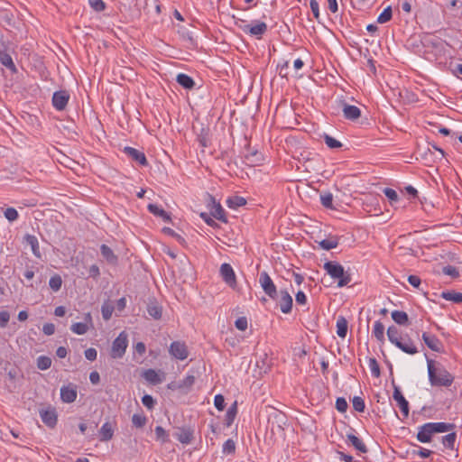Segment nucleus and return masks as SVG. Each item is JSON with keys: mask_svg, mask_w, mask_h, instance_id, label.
I'll list each match as a JSON object with an SVG mask.
<instances>
[{"mask_svg": "<svg viewBox=\"0 0 462 462\" xmlns=\"http://www.w3.org/2000/svg\"><path fill=\"white\" fill-rule=\"evenodd\" d=\"M429 380L432 386L448 387L452 384L454 377L442 365H436L433 360H428Z\"/></svg>", "mask_w": 462, "mask_h": 462, "instance_id": "f257e3e1", "label": "nucleus"}, {"mask_svg": "<svg viewBox=\"0 0 462 462\" xmlns=\"http://www.w3.org/2000/svg\"><path fill=\"white\" fill-rule=\"evenodd\" d=\"M269 422L271 424V433L283 438V426L287 422L286 415L283 412L272 408V412L269 415Z\"/></svg>", "mask_w": 462, "mask_h": 462, "instance_id": "f03ea898", "label": "nucleus"}, {"mask_svg": "<svg viewBox=\"0 0 462 462\" xmlns=\"http://www.w3.org/2000/svg\"><path fill=\"white\" fill-rule=\"evenodd\" d=\"M239 28L245 33L260 38L267 31V24L263 22H258L256 24H249L245 19H237L236 22Z\"/></svg>", "mask_w": 462, "mask_h": 462, "instance_id": "7ed1b4c3", "label": "nucleus"}, {"mask_svg": "<svg viewBox=\"0 0 462 462\" xmlns=\"http://www.w3.org/2000/svg\"><path fill=\"white\" fill-rule=\"evenodd\" d=\"M127 345V334L125 331H123L113 341L111 348V356L115 359L121 358L125 353Z\"/></svg>", "mask_w": 462, "mask_h": 462, "instance_id": "20e7f679", "label": "nucleus"}, {"mask_svg": "<svg viewBox=\"0 0 462 462\" xmlns=\"http://www.w3.org/2000/svg\"><path fill=\"white\" fill-rule=\"evenodd\" d=\"M259 282L263 291L272 299L275 300L278 297L276 286L273 280L266 272H263L259 277Z\"/></svg>", "mask_w": 462, "mask_h": 462, "instance_id": "39448f33", "label": "nucleus"}, {"mask_svg": "<svg viewBox=\"0 0 462 462\" xmlns=\"http://www.w3.org/2000/svg\"><path fill=\"white\" fill-rule=\"evenodd\" d=\"M39 413H40V417H41L42 422L46 426H48L51 429H53L56 426L57 420H58V415H57L55 408L51 407V406L46 407V408H42L39 411Z\"/></svg>", "mask_w": 462, "mask_h": 462, "instance_id": "423d86ee", "label": "nucleus"}, {"mask_svg": "<svg viewBox=\"0 0 462 462\" xmlns=\"http://www.w3.org/2000/svg\"><path fill=\"white\" fill-rule=\"evenodd\" d=\"M170 354L177 359L184 360L189 356V351L184 342L174 341L171 344Z\"/></svg>", "mask_w": 462, "mask_h": 462, "instance_id": "0eeeda50", "label": "nucleus"}, {"mask_svg": "<svg viewBox=\"0 0 462 462\" xmlns=\"http://www.w3.org/2000/svg\"><path fill=\"white\" fill-rule=\"evenodd\" d=\"M220 275L224 282L230 286L235 288L236 286V278L232 266L229 263H223L220 266Z\"/></svg>", "mask_w": 462, "mask_h": 462, "instance_id": "6e6552de", "label": "nucleus"}, {"mask_svg": "<svg viewBox=\"0 0 462 462\" xmlns=\"http://www.w3.org/2000/svg\"><path fill=\"white\" fill-rule=\"evenodd\" d=\"M69 100V94L66 90L54 92L52 96V105L57 110H64Z\"/></svg>", "mask_w": 462, "mask_h": 462, "instance_id": "1a4fd4ad", "label": "nucleus"}, {"mask_svg": "<svg viewBox=\"0 0 462 462\" xmlns=\"http://www.w3.org/2000/svg\"><path fill=\"white\" fill-rule=\"evenodd\" d=\"M393 384L394 389L393 397L397 402L398 406L404 418H407L409 415V403L402 394L400 388L394 384V382H393Z\"/></svg>", "mask_w": 462, "mask_h": 462, "instance_id": "9d476101", "label": "nucleus"}, {"mask_svg": "<svg viewBox=\"0 0 462 462\" xmlns=\"http://www.w3.org/2000/svg\"><path fill=\"white\" fill-rule=\"evenodd\" d=\"M77 386L69 383L60 388V398L63 402L71 403L77 398Z\"/></svg>", "mask_w": 462, "mask_h": 462, "instance_id": "9b49d317", "label": "nucleus"}, {"mask_svg": "<svg viewBox=\"0 0 462 462\" xmlns=\"http://www.w3.org/2000/svg\"><path fill=\"white\" fill-rule=\"evenodd\" d=\"M323 267L333 279H338L340 276H343V272L345 271L344 267L337 262H327Z\"/></svg>", "mask_w": 462, "mask_h": 462, "instance_id": "f8f14e48", "label": "nucleus"}, {"mask_svg": "<svg viewBox=\"0 0 462 462\" xmlns=\"http://www.w3.org/2000/svg\"><path fill=\"white\" fill-rule=\"evenodd\" d=\"M194 432L190 428H179L174 437L182 444H189L193 439Z\"/></svg>", "mask_w": 462, "mask_h": 462, "instance_id": "ddd939ff", "label": "nucleus"}, {"mask_svg": "<svg viewBox=\"0 0 462 462\" xmlns=\"http://www.w3.org/2000/svg\"><path fill=\"white\" fill-rule=\"evenodd\" d=\"M434 434L432 430L431 425L429 423H425L424 425L419 428V431L417 433V439L422 443H428L431 440V436Z\"/></svg>", "mask_w": 462, "mask_h": 462, "instance_id": "4468645a", "label": "nucleus"}, {"mask_svg": "<svg viewBox=\"0 0 462 462\" xmlns=\"http://www.w3.org/2000/svg\"><path fill=\"white\" fill-rule=\"evenodd\" d=\"M124 152L141 165H147V160L143 152L129 146L124 148Z\"/></svg>", "mask_w": 462, "mask_h": 462, "instance_id": "2eb2a0df", "label": "nucleus"}, {"mask_svg": "<svg viewBox=\"0 0 462 462\" xmlns=\"http://www.w3.org/2000/svg\"><path fill=\"white\" fill-rule=\"evenodd\" d=\"M422 339L430 349L435 352H440L441 342L436 336L424 332L422 334Z\"/></svg>", "mask_w": 462, "mask_h": 462, "instance_id": "dca6fc26", "label": "nucleus"}, {"mask_svg": "<svg viewBox=\"0 0 462 462\" xmlns=\"http://www.w3.org/2000/svg\"><path fill=\"white\" fill-rule=\"evenodd\" d=\"M395 346L409 355H415L418 353L417 346L409 337H407V338L402 337Z\"/></svg>", "mask_w": 462, "mask_h": 462, "instance_id": "f3484780", "label": "nucleus"}, {"mask_svg": "<svg viewBox=\"0 0 462 462\" xmlns=\"http://www.w3.org/2000/svg\"><path fill=\"white\" fill-rule=\"evenodd\" d=\"M279 303L283 313H289L292 308V298L286 291H280Z\"/></svg>", "mask_w": 462, "mask_h": 462, "instance_id": "a211bd4d", "label": "nucleus"}, {"mask_svg": "<svg viewBox=\"0 0 462 462\" xmlns=\"http://www.w3.org/2000/svg\"><path fill=\"white\" fill-rule=\"evenodd\" d=\"M343 115L346 119L354 121L361 116V111L356 106H351L346 103H343Z\"/></svg>", "mask_w": 462, "mask_h": 462, "instance_id": "6ab92c4d", "label": "nucleus"}, {"mask_svg": "<svg viewBox=\"0 0 462 462\" xmlns=\"http://www.w3.org/2000/svg\"><path fill=\"white\" fill-rule=\"evenodd\" d=\"M195 376L194 375H188L186 376L182 381H180L178 383H171L169 385V388L171 389H179L182 390L184 392H188L190 390V388L195 383Z\"/></svg>", "mask_w": 462, "mask_h": 462, "instance_id": "aec40b11", "label": "nucleus"}, {"mask_svg": "<svg viewBox=\"0 0 462 462\" xmlns=\"http://www.w3.org/2000/svg\"><path fill=\"white\" fill-rule=\"evenodd\" d=\"M263 160V155L258 151H254L245 155V162L250 167L261 164Z\"/></svg>", "mask_w": 462, "mask_h": 462, "instance_id": "412c9836", "label": "nucleus"}, {"mask_svg": "<svg viewBox=\"0 0 462 462\" xmlns=\"http://www.w3.org/2000/svg\"><path fill=\"white\" fill-rule=\"evenodd\" d=\"M147 312L153 319H161L162 315V308L156 301H150L147 304Z\"/></svg>", "mask_w": 462, "mask_h": 462, "instance_id": "4be33fe9", "label": "nucleus"}, {"mask_svg": "<svg viewBox=\"0 0 462 462\" xmlns=\"http://www.w3.org/2000/svg\"><path fill=\"white\" fill-rule=\"evenodd\" d=\"M100 252L102 256L106 260L108 263L116 264L117 263V256L114 254L113 250L106 245L100 246Z\"/></svg>", "mask_w": 462, "mask_h": 462, "instance_id": "5701e85b", "label": "nucleus"}, {"mask_svg": "<svg viewBox=\"0 0 462 462\" xmlns=\"http://www.w3.org/2000/svg\"><path fill=\"white\" fill-rule=\"evenodd\" d=\"M346 438H347V440L354 446V448L362 452V453H366L367 452V448L365 446V444L359 439L357 438L356 435L354 434H347L346 435Z\"/></svg>", "mask_w": 462, "mask_h": 462, "instance_id": "b1692460", "label": "nucleus"}, {"mask_svg": "<svg viewBox=\"0 0 462 462\" xmlns=\"http://www.w3.org/2000/svg\"><path fill=\"white\" fill-rule=\"evenodd\" d=\"M114 430L109 422H106L103 424L99 430L100 435V440L101 441H107L113 438Z\"/></svg>", "mask_w": 462, "mask_h": 462, "instance_id": "393cba45", "label": "nucleus"}, {"mask_svg": "<svg viewBox=\"0 0 462 462\" xmlns=\"http://www.w3.org/2000/svg\"><path fill=\"white\" fill-rule=\"evenodd\" d=\"M147 208H148V210L154 216L161 217L166 222L171 221L170 215L162 208H160L157 205L149 204Z\"/></svg>", "mask_w": 462, "mask_h": 462, "instance_id": "a878e982", "label": "nucleus"}, {"mask_svg": "<svg viewBox=\"0 0 462 462\" xmlns=\"http://www.w3.org/2000/svg\"><path fill=\"white\" fill-rule=\"evenodd\" d=\"M387 337L389 341L396 346L400 340L402 339V337L400 334L399 329L395 326H391L387 329Z\"/></svg>", "mask_w": 462, "mask_h": 462, "instance_id": "bb28decb", "label": "nucleus"}, {"mask_svg": "<svg viewBox=\"0 0 462 462\" xmlns=\"http://www.w3.org/2000/svg\"><path fill=\"white\" fill-rule=\"evenodd\" d=\"M347 320L346 318L340 316L337 320V334L338 337L344 338L347 333Z\"/></svg>", "mask_w": 462, "mask_h": 462, "instance_id": "cd10ccee", "label": "nucleus"}, {"mask_svg": "<svg viewBox=\"0 0 462 462\" xmlns=\"http://www.w3.org/2000/svg\"><path fill=\"white\" fill-rule=\"evenodd\" d=\"M246 204V199L243 197L234 196L230 197L226 199V205L228 208L236 209L239 207L245 206Z\"/></svg>", "mask_w": 462, "mask_h": 462, "instance_id": "c85d7f7f", "label": "nucleus"}, {"mask_svg": "<svg viewBox=\"0 0 462 462\" xmlns=\"http://www.w3.org/2000/svg\"><path fill=\"white\" fill-rule=\"evenodd\" d=\"M211 215L222 221V222H226V216H225V210L223 209V208L221 207V205L219 203H217L216 201H213V207H212V209H211Z\"/></svg>", "mask_w": 462, "mask_h": 462, "instance_id": "c756f323", "label": "nucleus"}, {"mask_svg": "<svg viewBox=\"0 0 462 462\" xmlns=\"http://www.w3.org/2000/svg\"><path fill=\"white\" fill-rule=\"evenodd\" d=\"M319 246L324 250H330L336 248L338 245L337 236H329L328 238L323 239L319 243Z\"/></svg>", "mask_w": 462, "mask_h": 462, "instance_id": "7c9ffc66", "label": "nucleus"}, {"mask_svg": "<svg viewBox=\"0 0 462 462\" xmlns=\"http://www.w3.org/2000/svg\"><path fill=\"white\" fill-rule=\"evenodd\" d=\"M176 80L184 88L191 89L194 87L193 79L186 74H183V73L178 74Z\"/></svg>", "mask_w": 462, "mask_h": 462, "instance_id": "2f4dec72", "label": "nucleus"}, {"mask_svg": "<svg viewBox=\"0 0 462 462\" xmlns=\"http://www.w3.org/2000/svg\"><path fill=\"white\" fill-rule=\"evenodd\" d=\"M441 297L447 300L453 301L455 303L462 302V293L455 291H447L441 293Z\"/></svg>", "mask_w": 462, "mask_h": 462, "instance_id": "473e14b6", "label": "nucleus"}, {"mask_svg": "<svg viewBox=\"0 0 462 462\" xmlns=\"http://www.w3.org/2000/svg\"><path fill=\"white\" fill-rule=\"evenodd\" d=\"M392 319L399 325H408L409 318L406 312L401 310H393Z\"/></svg>", "mask_w": 462, "mask_h": 462, "instance_id": "72a5a7b5", "label": "nucleus"}, {"mask_svg": "<svg viewBox=\"0 0 462 462\" xmlns=\"http://www.w3.org/2000/svg\"><path fill=\"white\" fill-rule=\"evenodd\" d=\"M430 425H431L434 433L447 432L454 428L453 424L445 422H430Z\"/></svg>", "mask_w": 462, "mask_h": 462, "instance_id": "f704fd0d", "label": "nucleus"}, {"mask_svg": "<svg viewBox=\"0 0 462 462\" xmlns=\"http://www.w3.org/2000/svg\"><path fill=\"white\" fill-rule=\"evenodd\" d=\"M373 335L378 341L382 343L384 342V326L381 321H375L374 325Z\"/></svg>", "mask_w": 462, "mask_h": 462, "instance_id": "c9c22d12", "label": "nucleus"}, {"mask_svg": "<svg viewBox=\"0 0 462 462\" xmlns=\"http://www.w3.org/2000/svg\"><path fill=\"white\" fill-rule=\"evenodd\" d=\"M0 62L3 66L9 69L12 71H15V65L12 60V57L4 51H0Z\"/></svg>", "mask_w": 462, "mask_h": 462, "instance_id": "e433bc0d", "label": "nucleus"}, {"mask_svg": "<svg viewBox=\"0 0 462 462\" xmlns=\"http://www.w3.org/2000/svg\"><path fill=\"white\" fill-rule=\"evenodd\" d=\"M237 413V407H236V402H234L229 409L226 411V418H225V423L227 427L231 426L233 423L236 415Z\"/></svg>", "mask_w": 462, "mask_h": 462, "instance_id": "4c0bfd02", "label": "nucleus"}, {"mask_svg": "<svg viewBox=\"0 0 462 462\" xmlns=\"http://www.w3.org/2000/svg\"><path fill=\"white\" fill-rule=\"evenodd\" d=\"M144 378L152 383H162V379L160 378L158 373L154 371L153 369H148L143 374Z\"/></svg>", "mask_w": 462, "mask_h": 462, "instance_id": "58836bf2", "label": "nucleus"}, {"mask_svg": "<svg viewBox=\"0 0 462 462\" xmlns=\"http://www.w3.org/2000/svg\"><path fill=\"white\" fill-rule=\"evenodd\" d=\"M70 329L75 334L84 335L88 330V325L87 322H77L71 325Z\"/></svg>", "mask_w": 462, "mask_h": 462, "instance_id": "ea45409f", "label": "nucleus"}, {"mask_svg": "<svg viewBox=\"0 0 462 462\" xmlns=\"http://www.w3.org/2000/svg\"><path fill=\"white\" fill-rule=\"evenodd\" d=\"M36 365L40 370H47L51 365V358L47 356H41L37 358Z\"/></svg>", "mask_w": 462, "mask_h": 462, "instance_id": "a19ab883", "label": "nucleus"}, {"mask_svg": "<svg viewBox=\"0 0 462 462\" xmlns=\"http://www.w3.org/2000/svg\"><path fill=\"white\" fill-rule=\"evenodd\" d=\"M146 417L141 413H135L132 417L133 425L136 428H143L146 424Z\"/></svg>", "mask_w": 462, "mask_h": 462, "instance_id": "79ce46f5", "label": "nucleus"}, {"mask_svg": "<svg viewBox=\"0 0 462 462\" xmlns=\"http://www.w3.org/2000/svg\"><path fill=\"white\" fill-rule=\"evenodd\" d=\"M393 16V11L391 6L386 7L381 14L377 18V22L379 23H384L389 22L392 19Z\"/></svg>", "mask_w": 462, "mask_h": 462, "instance_id": "37998d69", "label": "nucleus"}, {"mask_svg": "<svg viewBox=\"0 0 462 462\" xmlns=\"http://www.w3.org/2000/svg\"><path fill=\"white\" fill-rule=\"evenodd\" d=\"M49 285L53 291H58L62 285V279L60 275L52 276L49 281Z\"/></svg>", "mask_w": 462, "mask_h": 462, "instance_id": "c03bdc74", "label": "nucleus"}, {"mask_svg": "<svg viewBox=\"0 0 462 462\" xmlns=\"http://www.w3.org/2000/svg\"><path fill=\"white\" fill-rule=\"evenodd\" d=\"M114 310H115V308L113 305H111L107 302H105L101 308L103 319L105 320H109L112 317Z\"/></svg>", "mask_w": 462, "mask_h": 462, "instance_id": "a18cd8bd", "label": "nucleus"}, {"mask_svg": "<svg viewBox=\"0 0 462 462\" xmlns=\"http://www.w3.org/2000/svg\"><path fill=\"white\" fill-rule=\"evenodd\" d=\"M156 439L161 440L162 443L169 441V435L162 426H157L154 430Z\"/></svg>", "mask_w": 462, "mask_h": 462, "instance_id": "49530a36", "label": "nucleus"}, {"mask_svg": "<svg viewBox=\"0 0 462 462\" xmlns=\"http://www.w3.org/2000/svg\"><path fill=\"white\" fill-rule=\"evenodd\" d=\"M456 438H457L456 433H454V432L449 433L442 438V443L446 448L452 449L454 448Z\"/></svg>", "mask_w": 462, "mask_h": 462, "instance_id": "de8ad7c7", "label": "nucleus"}, {"mask_svg": "<svg viewBox=\"0 0 462 462\" xmlns=\"http://www.w3.org/2000/svg\"><path fill=\"white\" fill-rule=\"evenodd\" d=\"M321 204L327 208H333V195L329 192L320 195Z\"/></svg>", "mask_w": 462, "mask_h": 462, "instance_id": "09e8293b", "label": "nucleus"}, {"mask_svg": "<svg viewBox=\"0 0 462 462\" xmlns=\"http://www.w3.org/2000/svg\"><path fill=\"white\" fill-rule=\"evenodd\" d=\"M353 408L359 412H363L365 411V402L361 397L356 396L352 401Z\"/></svg>", "mask_w": 462, "mask_h": 462, "instance_id": "8fccbe9b", "label": "nucleus"}, {"mask_svg": "<svg viewBox=\"0 0 462 462\" xmlns=\"http://www.w3.org/2000/svg\"><path fill=\"white\" fill-rule=\"evenodd\" d=\"M236 452V443L233 439H227L223 445V453L234 454Z\"/></svg>", "mask_w": 462, "mask_h": 462, "instance_id": "3c124183", "label": "nucleus"}, {"mask_svg": "<svg viewBox=\"0 0 462 462\" xmlns=\"http://www.w3.org/2000/svg\"><path fill=\"white\" fill-rule=\"evenodd\" d=\"M383 193L388 198L392 204L399 200V196L397 192L393 189L385 188L383 189Z\"/></svg>", "mask_w": 462, "mask_h": 462, "instance_id": "603ef678", "label": "nucleus"}, {"mask_svg": "<svg viewBox=\"0 0 462 462\" xmlns=\"http://www.w3.org/2000/svg\"><path fill=\"white\" fill-rule=\"evenodd\" d=\"M324 140H325V143L329 147V148H332V149H335V148H339L342 146V143L336 140L335 138L326 134L324 136Z\"/></svg>", "mask_w": 462, "mask_h": 462, "instance_id": "864d4df0", "label": "nucleus"}, {"mask_svg": "<svg viewBox=\"0 0 462 462\" xmlns=\"http://www.w3.org/2000/svg\"><path fill=\"white\" fill-rule=\"evenodd\" d=\"M369 367L371 370V373L374 376L379 377L380 376V367L375 358H370L369 359Z\"/></svg>", "mask_w": 462, "mask_h": 462, "instance_id": "5fc2aeb1", "label": "nucleus"}, {"mask_svg": "<svg viewBox=\"0 0 462 462\" xmlns=\"http://www.w3.org/2000/svg\"><path fill=\"white\" fill-rule=\"evenodd\" d=\"M414 449L411 450L412 455L420 456V457H429L431 454V451L423 448H420L417 445H415Z\"/></svg>", "mask_w": 462, "mask_h": 462, "instance_id": "6e6d98bb", "label": "nucleus"}, {"mask_svg": "<svg viewBox=\"0 0 462 462\" xmlns=\"http://www.w3.org/2000/svg\"><path fill=\"white\" fill-rule=\"evenodd\" d=\"M142 402L149 410L153 409V407L155 405L154 399L152 398V396H151L149 394H145V395L143 396Z\"/></svg>", "mask_w": 462, "mask_h": 462, "instance_id": "4d7b16f0", "label": "nucleus"}, {"mask_svg": "<svg viewBox=\"0 0 462 462\" xmlns=\"http://www.w3.org/2000/svg\"><path fill=\"white\" fill-rule=\"evenodd\" d=\"M31 249L35 256L42 258L37 238L31 236Z\"/></svg>", "mask_w": 462, "mask_h": 462, "instance_id": "13d9d810", "label": "nucleus"}, {"mask_svg": "<svg viewBox=\"0 0 462 462\" xmlns=\"http://www.w3.org/2000/svg\"><path fill=\"white\" fill-rule=\"evenodd\" d=\"M351 282V275L347 272H343V276L338 278L337 286L343 287L347 285Z\"/></svg>", "mask_w": 462, "mask_h": 462, "instance_id": "bf43d9fd", "label": "nucleus"}, {"mask_svg": "<svg viewBox=\"0 0 462 462\" xmlns=\"http://www.w3.org/2000/svg\"><path fill=\"white\" fill-rule=\"evenodd\" d=\"M5 217L9 220V221H14L15 219H17L18 217V212L15 208H6V210L5 211Z\"/></svg>", "mask_w": 462, "mask_h": 462, "instance_id": "052dcab7", "label": "nucleus"}, {"mask_svg": "<svg viewBox=\"0 0 462 462\" xmlns=\"http://www.w3.org/2000/svg\"><path fill=\"white\" fill-rule=\"evenodd\" d=\"M443 273H445L446 275H449L453 278H457L459 276V273L457 270V268L451 265L445 266L443 268Z\"/></svg>", "mask_w": 462, "mask_h": 462, "instance_id": "680f3d73", "label": "nucleus"}, {"mask_svg": "<svg viewBox=\"0 0 462 462\" xmlns=\"http://www.w3.org/2000/svg\"><path fill=\"white\" fill-rule=\"evenodd\" d=\"M235 326L237 329L241 331H245L247 328V319L245 317H240L238 318L236 322Z\"/></svg>", "mask_w": 462, "mask_h": 462, "instance_id": "e2e57ef3", "label": "nucleus"}, {"mask_svg": "<svg viewBox=\"0 0 462 462\" xmlns=\"http://www.w3.org/2000/svg\"><path fill=\"white\" fill-rule=\"evenodd\" d=\"M336 408L340 412H345L347 409V402L345 398L339 397L336 401Z\"/></svg>", "mask_w": 462, "mask_h": 462, "instance_id": "0e129e2a", "label": "nucleus"}, {"mask_svg": "<svg viewBox=\"0 0 462 462\" xmlns=\"http://www.w3.org/2000/svg\"><path fill=\"white\" fill-rule=\"evenodd\" d=\"M214 404L218 411H223L225 408V399L221 394L215 396Z\"/></svg>", "mask_w": 462, "mask_h": 462, "instance_id": "69168bd1", "label": "nucleus"}, {"mask_svg": "<svg viewBox=\"0 0 462 462\" xmlns=\"http://www.w3.org/2000/svg\"><path fill=\"white\" fill-rule=\"evenodd\" d=\"M90 5L97 12L103 11L106 7L105 3L102 0H90Z\"/></svg>", "mask_w": 462, "mask_h": 462, "instance_id": "338daca9", "label": "nucleus"}, {"mask_svg": "<svg viewBox=\"0 0 462 462\" xmlns=\"http://www.w3.org/2000/svg\"><path fill=\"white\" fill-rule=\"evenodd\" d=\"M310 9L313 13V15L316 19L319 18V6L317 0H310Z\"/></svg>", "mask_w": 462, "mask_h": 462, "instance_id": "774afa93", "label": "nucleus"}]
</instances>
